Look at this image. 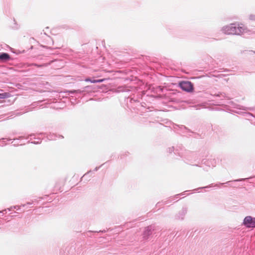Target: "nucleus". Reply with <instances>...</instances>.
<instances>
[{
	"label": "nucleus",
	"instance_id": "obj_1",
	"mask_svg": "<svg viewBox=\"0 0 255 255\" xmlns=\"http://www.w3.org/2000/svg\"><path fill=\"white\" fill-rule=\"evenodd\" d=\"M245 30L243 24L239 25L238 27L235 24H231L224 27L223 30L225 33L227 34H241Z\"/></svg>",
	"mask_w": 255,
	"mask_h": 255
},
{
	"label": "nucleus",
	"instance_id": "obj_2",
	"mask_svg": "<svg viewBox=\"0 0 255 255\" xmlns=\"http://www.w3.org/2000/svg\"><path fill=\"white\" fill-rule=\"evenodd\" d=\"M180 86L182 89L187 92H191L193 89L192 84L189 81L181 82L180 83Z\"/></svg>",
	"mask_w": 255,
	"mask_h": 255
},
{
	"label": "nucleus",
	"instance_id": "obj_3",
	"mask_svg": "<svg viewBox=\"0 0 255 255\" xmlns=\"http://www.w3.org/2000/svg\"><path fill=\"white\" fill-rule=\"evenodd\" d=\"M244 223L248 228H255V218L247 216L245 218Z\"/></svg>",
	"mask_w": 255,
	"mask_h": 255
},
{
	"label": "nucleus",
	"instance_id": "obj_4",
	"mask_svg": "<svg viewBox=\"0 0 255 255\" xmlns=\"http://www.w3.org/2000/svg\"><path fill=\"white\" fill-rule=\"evenodd\" d=\"M10 59L9 54L6 53H3L0 54V60L2 61H7Z\"/></svg>",
	"mask_w": 255,
	"mask_h": 255
},
{
	"label": "nucleus",
	"instance_id": "obj_5",
	"mask_svg": "<svg viewBox=\"0 0 255 255\" xmlns=\"http://www.w3.org/2000/svg\"><path fill=\"white\" fill-rule=\"evenodd\" d=\"M151 232L149 229H147L144 232L143 234V238L145 239H147L148 237L151 235Z\"/></svg>",
	"mask_w": 255,
	"mask_h": 255
},
{
	"label": "nucleus",
	"instance_id": "obj_6",
	"mask_svg": "<svg viewBox=\"0 0 255 255\" xmlns=\"http://www.w3.org/2000/svg\"><path fill=\"white\" fill-rule=\"evenodd\" d=\"M50 63H44L42 65H38L37 64H34V65L36 66L37 67H46L49 65Z\"/></svg>",
	"mask_w": 255,
	"mask_h": 255
},
{
	"label": "nucleus",
	"instance_id": "obj_7",
	"mask_svg": "<svg viewBox=\"0 0 255 255\" xmlns=\"http://www.w3.org/2000/svg\"><path fill=\"white\" fill-rule=\"evenodd\" d=\"M104 81V79H100V80H92V81H90V82L91 83H100V82H103Z\"/></svg>",
	"mask_w": 255,
	"mask_h": 255
},
{
	"label": "nucleus",
	"instance_id": "obj_8",
	"mask_svg": "<svg viewBox=\"0 0 255 255\" xmlns=\"http://www.w3.org/2000/svg\"><path fill=\"white\" fill-rule=\"evenodd\" d=\"M85 81L86 82H90V81H91V80H90V78H86V79L85 80Z\"/></svg>",
	"mask_w": 255,
	"mask_h": 255
},
{
	"label": "nucleus",
	"instance_id": "obj_9",
	"mask_svg": "<svg viewBox=\"0 0 255 255\" xmlns=\"http://www.w3.org/2000/svg\"><path fill=\"white\" fill-rule=\"evenodd\" d=\"M29 40V41H33V40H34V38H30Z\"/></svg>",
	"mask_w": 255,
	"mask_h": 255
},
{
	"label": "nucleus",
	"instance_id": "obj_10",
	"mask_svg": "<svg viewBox=\"0 0 255 255\" xmlns=\"http://www.w3.org/2000/svg\"><path fill=\"white\" fill-rule=\"evenodd\" d=\"M32 46H31L30 47V49H32Z\"/></svg>",
	"mask_w": 255,
	"mask_h": 255
},
{
	"label": "nucleus",
	"instance_id": "obj_11",
	"mask_svg": "<svg viewBox=\"0 0 255 255\" xmlns=\"http://www.w3.org/2000/svg\"><path fill=\"white\" fill-rule=\"evenodd\" d=\"M1 96V94H0V96ZM0 98H1V97H0Z\"/></svg>",
	"mask_w": 255,
	"mask_h": 255
}]
</instances>
